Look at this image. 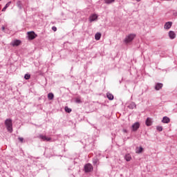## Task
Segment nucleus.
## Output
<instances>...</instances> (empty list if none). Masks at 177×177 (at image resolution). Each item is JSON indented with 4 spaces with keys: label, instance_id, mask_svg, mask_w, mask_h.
Masks as SVG:
<instances>
[{
    "label": "nucleus",
    "instance_id": "393cba45",
    "mask_svg": "<svg viewBox=\"0 0 177 177\" xmlns=\"http://www.w3.org/2000/svg\"><path fill=\"white\" fill-rule=\"evenodd\" d=\"M18 140H19V142H21V143H23V140H24V138L19 137Z\"/></svg>",
    "mask_w": 177,
    "mask_h": 177
},
{
    "label": "nucleus",
    "instance_id": "bb28decb",
    "mask_svg": "<svg viewBox=\"0 0 177 177\" xmlns=\"http://www.w3.org/2000/svg\"><path fill=\"white\" fill-rule=\"evenodd\" d=\"M76 103H81V100L80 98H76Z\"/></svg>",
    "mask_w": 177,
    "mask_h": 177
},
{
    "label": "nucleus",
    "instance_id": "ddd939ff",
    "mask_svg": "<svg viewBox=\"0 0 177 177\" xmlns=\"http://www.w3.org/2000/svg\"><path fill=\"white\" fill-rule=\"evenodd\" d=\"M102 38V34L100 32H97L95 35V39L96 41H99Z\"/></svg>",
    "mask_w": 177,
    "mask_h": 177
},
{
    "label": "nucleus",
    "instance_id": "a211bd4d",
    "mask_svg": "<svg viewBox=\"0 0 177 177\" xmlns=\"http://www.w3.org/2000/svg\"><path fill=\"white\" fill-rule=\"evenodd\" d=\"M106 96L109 100H113V99H114V95H113L111 93H108Z\"/></svg>",
    "mask_w": 177,
    "mask_h": 177
},
{
    "label": "nucleus",
    "instance_id": "c85d7f7f",
    "mask_svg": "<svg viewBox=\"0 0 177 177\" xmlns=\"http://www.w3.org/2000/svg\"><path fill=\"white\" fill-rule=\"evenodd\" d=\"M137 1V2H140V0H136Z\"/></svg>",
    "mask_w": 177,
    "mask_h": 177
},
{
    "label": "nucleus",
    "instance_id": "6e6552de",
    "mask_svg": "<svg viewBox=\"0 0 177 177\" xmlns=\"http://www.w3.org/2000/svg\"><path fill=\"white\" fill-rule=\"evenodd\" d=\"M171 27H172V22L171 21L166 22L164 26V28H165V30H169Z\"/></svg>",
    "mask_w": 177,
    "mask_h": 177
},
{
    "label": "nucleus",
    "instance_id": "4468645a",
    "mask_svg": "<svg viewBox=\"0 0 177 177\" xmlns=\"http://www.w3.org/2000/svg\"><path fill=\"white\" fill-rule=\"evenodd\" d=\"M124 159L126 160V161H131L132 160V157L131 156V154L127 153L125 155Z\"/></svg>",
    "mask_w": 177,
    "mask_h": 177
},
{
    "label": "nucleus",
    "instance_id": "423d86ee",
    "mask_svg": "<svg viewBox=\"0 0 177 177\" xmlns=\"http://www.w3.org/2000/svg\"><path fill=\"white\" fill-rule=\"evenodd\" d=\"M169 37L170 39H175V38L176 37V34H175V32L170 30L169 32Z\"/></svg>",
    "mask_w": 177,
    "mask_h": 177
},
{
    "label": "nucleus",
    "instance_id": "aec40b11",
    "mask_svg": "<svg viewBox=\"0 0 177 177\" xmlns=\"http://www.w3.org/2000/svg\"><path fill=\"white\" fill-rule=\"evenodd\" d=\"M65 111L66 113H71L72 110L71 109L68 108V106H65Z\"/></svg>",
    "mask_w": 177,
    "mask_h": 177
},
{
    "label": "nucleus",
    "instance_id": "4be33fe9",
    "mask_svg": "<svg viewBox=\"0 0 177 177\" xmlns=\"http://www.w3.org/2000/svg\"><path fill=\"white\" fill-rule=\"evenodd\" d=\"M17 5L18 8H19V9H21V1H18L17 2Z\"/></svg>",
    "mask_w": 177,
    "mask_h": 177
},
{
    "label": "nucleus",
    "instance_id": "1a4fd4ad",
    "mask_svg": "<svg viewBox=\"0 0 177 177\" xmlns=\"http://www.w3.org/2000/svg\"><path fill=\"white\" fill-rule=\"evenodd\" d=\"M21 44L20 40H15L11 43L12 46H19Z\"/></svg>",
    "mask_w": 177,
    "mask_h": 177
},
{
    "label": "nucleus",
    "instance_id": "b1692460",
    "mask_svg": "<svg viewBox=\"0 0 177 177\" xmlns=\"http://www.w3.org/2000/svg\"><path fill=\"white\" fill-rule=\"evenodd\" d=\"M115 0H105V3H113Z\"/></svg>",
    "mask_w": 177,
    "mask_h": 177
},
{
    "label": "nucleus",
    "instance_id": "f257e3e1",
    "mask_svg": "<svg viewBox=\"0 0 177 177\" xmlns=\"http://www.w3.org/2000/svg\"><path fill=\"white\" fill-rule=\"evenodd\" d=\"M5 125L8 131V132H10V133H12V132H13V128L12 127V119H7L5 121Z\"/></svg>",
    "mask_w": 177,
    "mask_h": 177
},
{
    "label": "nucleus",
    "instance_id": "c756f323",
    "mask_svg": "<svg viewBox=\"0 0 177 177\" xmlns=\"http://www.w3.org/2000/svg\"><path fill=\"white\" fill-rule=\"evenodd\" d=\"M2 28H3V30H5V27H3Z\"/></svg>",
    "mask_w": 177,
    "mask_h": 177
},
{
    "label": "nucleus",
    "instance_id": "a878e982",
    "mask_svg": "<svg viewBox=\"0 0 177 177\" xmlns=\"http://www.w3.org/2000/svg\"><path fill=\"white\" fill-rule=\"evenodd\" d=\"M52 30L55 32L57 31V28H56V26H53Z\"/></svg>",
    "mask_w": 177,
    "mask_h": 177
},
{
    "label": "nucleus",
    "instance_id": "f8f14e48",
    "mask_svg": "<svg viewBox=\"0 0 177 177\" xmlns=\"http://www.w3.org/2000/svg\"><path fill=\"white\" fill-rule=\"evenodd\" d=\"M11 3H12V1L8 2L4 6V8L1 10V12H6V9H8L9 6H10Z\"/></svg>",
    "mask_w": 177,
    "mask_h": 177
},
{
    "label": "nucleus",
    "instance_id": "7ed1b4c3",
    "mask_svg": "<svg viewBox=\"0 0 177 177\" xmlns=\"http://www.w3.org/2000/svg\"><path fill=\"white\" fill-rule=\"evenodd\" d=\"M85 172H92L93 171V166L91 163H88L84 166Z\"/></svg>",
    "mask_w": 177,
    "mask_h": 177
},
{
    "label": "nucleus",
    "instance_id": "9d476101",
    "mask_svg": "<svg viewBox=\"0 0 177 177\" xmlns=\"http://www.w3.org/2000/svg\"><path fill=\"white\" fill-rule=\"evenodd\" d=\"M171 121V120L169 119V118L165 116L163 117L162 120V122H163V124H169V122Z\"/></svg>",
    "mask_w": 177,
    "mask_h": 177
},
{
    "label": "nucleus",
    "instance_id": "f03ea898",
    "mask_svg": "<svg viewBox=\"0 0 177 177\" xmlns=\"http://www.w3.org/2000/svg\"><path fill=\"white\" fill-rule=\"evenodd\" d=\"M135 37H136V35L135 34H130L127 36L124 39L125 44H129V42H132V41H133V39H135Z\"/></svg>",
    "mask_w": 177,
    "mask_h": 177
},
{
    "label": "nucleus",
    "instance_id": "cd10ccee",
    "mask_svg": "<svg viewBox=\"0 0 177 177\" xmlns=\"http://www.w3.org/2000/svg\"><path fill=\"white\" fill-rule=\"evenodd\" d=\"M123 132H124V133H127V129H123Z\"/></svg>",
    "mask_w": 177,
    "mask_h": 177
},
{
    "label": "nucleus",
    "instance_id": "5701e85b",
    "mask_svg": "<svg viewBox=\"0 0 177 177\" xmlns=\"http://www.w3.org/2000/svg\"><path fill=\"white\" fill-rule=\"evenodd\" d=\"M24 78L25 80H28L29 78H31V75L30 74H26Z\"/></svg>",
    "mask_w": 177,
    "mask_h": 177
},
{
    "label": "nucleus",
    "instance_id": "9b49d317",
    "mask_svg": "<svg viewBox=\"0 0 177 177\" xmlns=\"http://www.w3.org/2000/svg\"><path fill=\"white\" fill-rule=\"evenodd\" d=\"M162 86H164V84H162V83H157L156 84V91H160V89L162 88Z\"/></svg>",
    "mask_w": 177,
    "mask_h": 177
},
{
    "label": "nucleus",
    "instance_id": "2eb2a0df",
    "mask_svg": "<svg viewBox=\"0 0 177 177\" xmlns=\"http://www.w3.org/2000/svg\"><path fill=\"white\" fill-rule=\"evenodd\" d=\"M40 138L42 139V140L46 142H49V140H50V138L46 137V136H40Z\"/></svg>",
    "mask_w": 177,
    "mask_h": 177
},
{
    "label": "nucleus",
    "instance_id": "0eeeda50",
    "mask_svg": "<svg viewBox=\"0 0 177 177\" xmlns=\"http://www.w3.org/2000/svg\"><path fill=\"white\" fill-rule=\"evenodd\" d=\"M139 127H140V124H139V122H137L132 125V130L138 131V129H139Z\"/></svg>",
    "mask_w": 177,
    "mask_h": 177
},
{
    "label": "nucleus",
    "instance_id": "6ab92c4d",
    "mask_svg": "<svg viewBox=\"0 0 177 177\" xmlns=\"http://www.w3.org/2000/svg\"><path fill=\"white\" fill-rule=\"evenodd\" d=\"M146 125L150 127L151 125V119L147 118L146 120Z\"/></svg>",
    "mask_w": 177,
    "mask_h": 177
},
{
    "label": "nucleus",
    "instance_id": "20e7f679",
    "mask_svg": "<svg viewBox=\"0 0 177 177\" xmlns=\"http://www.w3.org/2000/svg\"><path fill=\"white\" fill-rule=\"evenodd\" d=\"M28 37L30 40L35 39V38H37V35H35V32H34L33 31L28 32Z\"/></svg>",
    "mask_w": 177,
    "mask_h": 177
},
{
    "label": "nucleus",
    "instance_id": "412c9836",
    "mask_svg": "<svg viewBox=\"0 0 177 177\" xmlns=\"http://www.w3.org/2000/svg\"><path fill=\"white\" fill-rule=\"evenodd\" d=\"M156 129H157V131H158V132H161V131H162V127L157 126Z\"/></svg>",
    "mask_w": 177,
    "mask_h": 177
},
{
    "label": "nucleus",
    "instance_id": "39448f33",
    "mask_svg": "<svg viewBox=\"0 0 177 177\" xmlns=\"http://www.w3.org/2000/svg\"><path fill=\"white\" fill-rule=\"evenodd\" d=\"M95 20H97V15L96 14L91 15L89 17V21L92 23V21H95Z\"/></svg>",
    "mask_w": 177,
    "mask_h": 177
},
{
    "label": "nucleus",
    "instance_id": "f3484780",
    "mask_svg": "<svg viewBox=\"0 0 177 177\" xmlns=\"http://www.w3.org/2000/svg\"><path fill=\"white\" fill-rule=\"evenodd\" d=\"M53 97H55V95H53V93H49L48 94V99L49 100H53Z\"/></svg>",
    "mask_w": 177,
    "mask_h": 177
},
{
    "label": "nucleus",
    "instance_id": "dca6fc26",
    "mask_svg": "<svg viewBox=\"0 0 177 177\" xmlns=\"http://www.w3.org/2000/svg\"><path fill=\"white\" fill-rule=\"evenodd\" d=\"M142 151H143V148L142 147L136 148V153H137V154H140Z\"/></svg>",
    "mask_w": 177,
    "mask_h": 177
}]
</instances>
